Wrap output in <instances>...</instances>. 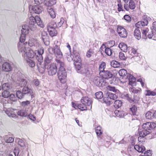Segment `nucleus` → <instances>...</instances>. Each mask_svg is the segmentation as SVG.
Listing matches in <instances>:
<instances>
[{
  "label": "nucleus",
  "instance_id": "56",
  "mask_svg": "<svg viewBox=\"0 0 156 156\" xmlns=\"http://www.w3.org/2000/svg\"><path fill=\"white\" fill-rule=\"evenodd\" d=\"M105 53L108 56H111L112 54V50L109 48H105Z\"/></svg>",
  "mask_w": 156,
  "mask_h": 156
},
{
  "label": "nucleus",
  "instance_id": "53",
  "mask_svg": "<svg viewBox=\"0 0 156 156\" xmlns=\"http://www.w3.org/2000/svg\"><path fill=\"white\" fill-rule=\"evenodd\" d=\"M129 5L130 9H135L136 5L135 3L133 1L130 0L129 2Z\"/></svg>",
  "mask_w": 156,
  "mask_h": 156
},
{
  "label": "nucleus",
  "instance_id": "37",
  "mask_svg": "<svg viewBox=\"0 0 156 156\" xmlns=\"http://www.w3.org/2000/svg\"><path fill=\"white\" fill-rule=\"evenodd\" d=\"M105 66L106 64L104 62H102L100 64L99 68L100 74L105 71L104 69Z\"/></svg>",
  "mask_w": 156,
  "mask_h": 156
},
{
  "label": "nucleus",
  "instance_id": "23",
  "mask_svg": "<svg viewBox=\"0 0 156 156\" xmlns=\"http://www.w3.org/2000/svg\"><path fill=\"white\" fill-rule=\"evenodd\" d=\"M134 149L139 152L143 153L145 150V148L144 146H140L137 145H135L134 146Z\"/></svg>",
  "mask_w": 156,
  "mask_h": 156
},
{
  "label": "nucleus",
  "instance_id": "36",
  "mask_svg": "<svg viewBox=\"0 0 156 156\" xmlns=\"http://www.w3.org/2000/svg\"><path fill=\"white\" fill-rule=\"evenodd\" d=\"M28 82L27 81L23 79H20V82L19 85L21 87H24L28 86Z\"/></svg>",
  "mask_w": 156,
  "mask_h": 156
},
{
  "label": "nucleus",
  "instance_id": "52",
  "mask_svg": "<svg viewBox=\"0 0 156 156\" xmlns=\"http://www.w3.org/2000/svg\"><path fill=\"white\" fill-rule=\"evenodd\" d=\"M74 64L75 66V68L77 70V72H80L81 68L82 66L81 65L80 62L75 63L74 62Z\"/></svg>",
  "mask_w": 156,
  "mask_h": 156
},
{
  "label": "nucleus",
  "instance_id": "7",
  "mask_svg": "<svg viewBox=\"0 0 156 156\" xmlns=\"http://www.w3.org/2000/svg\"><path fill=\"white\" fill-rule=\"evenodd\" d=\"M29 10L31 13L37 14L41 13L43 10V7L41 5H30Z\"/></svg>",
  "mask_w": 156,
  "mask_h": 156
},
{
  "label": "nucleus",
  "instance_id": "10",
  "mask_svg": "<svg viewBox=\"0 0 156 156\" xmlns=\"http://www.w3.org/2000/svg\"><path fill=\"white\" fill-rule=\"evenodd\" d=\"M117 31L119 36L121 37L124 38L127 37V33L126 30L121 26L118 27Z\"/></svg>",
  "mask_w": 156,
  "mask_h": 156
},
{
  "label": "nucleus",
  "instance_id": "35",
  "mask_svg": "<svg viewBox=\"0 0 156 156\" xmlns=\"http://www.w3.org/2000/svg\"><path fill=\"white\" fill-rule=\"evenodd\" d=\"M26 61L27 65L29 66L32 68L35 66V63L33 60L29 58H27L26 59Z\"/></svg>",
  "mask_w": 156,
  "mask_h": 156
},
{
  "label": "nucleus",
  "instance_id": "5",
  "mask_svg": "<svg viewBox=\"0 0 156 156\" xmlns=\"http://www.w3.org/2000/svg\"><path fill=\"white\" fill-rule=\"evenodd\" d=\"M52 57L50 55H48L45 58L44 60V63L42 64L41 62H39L40 63L37 65L38 70L40 72L43 73L45 69H47L48 66L51 64V61Z\"/></svg>",
  "mask_w": 156,
  "mask_h": 156
},
{
  "label": "nucleus",
  "instance_id": "55",
  "mask_svg": "<svg viewBox=\"0 0 156 156\" xmlns=\"http://www.w3.org/2000/svg\"><path fill=\"white\" fill-rule=\"evenodd\" d=\"M130 110L133 115H136V114L137 108L135 105H133L132 107L130 108Z\"/></svg>",
  "mask_w": 156,
  "mask_h": 156
},
{
  "label": "nucleus",
  "instance_id": "39",
  "mask_svg": "<svg viewBox=\"0 0 156 156\" xmlns=\"http://www.w3.org/2000/svg\"><path fill=\"white\" fill-rule=\"evenodd\" d=\"M16 141L20 147H25V144L23 140L18 138L16 139Z\"/></svg>",
  "mask_w": 156,
  "mask_h": 156
},
{
  "label": "nucleus",
  "instance_id": "43",
  "mask_svg": "<svg viewBox=\"0 0 156 156\" xmlns=\"http://www.w3.org/2000/svg\"><path fill=\"white\" fill-rule=\"evenodd\" d=\"M111 65L114 68H118L120 66V64L116 61H112L111 62Z\"/></svg>",
  "mask_w": 156,
  "mask_h": 156
},
{
  "label": "nucleus",
  "instance_id": "12",
  "mask_svg": "<svg viewBox=\"0 0 156 156\" xmlns=\"http://www.w3.org/2000/svg\"><path fill=\"white\" fill-rule=\"evenodd\" d=\"M156 127V124L153 122H147L144 123L142 125L143 129L148 130L154 129Z\"/></svg>",
  "mask_w": 156,
  "mask_h": 156
},
{
  "label": "nucleus",
  "instance_id": "58",
  "mask_svg": "<svg viewBox=\"0 0 156 156\" xmlns=\"http://www.w3.org/2000/svg\"><path fill=\"white\" fill-rule=\"evenodd\" d=\"M119 58L122 60H126V57L124 54L121 52L119 53Z\"/></svg>",
  "mask_w": 156,
  "mask_h": 156
},
{
  "label": "nucleus",
  "instance_id": "32",
  "mask_svg": "<svg viewBox=\"0 0 156 156\" xmlns=\"http://www.w3.org/2000/svg\"><path fill=\"white\" fill-rule=\"evenodd\" d=\"M27 34H23V33H21V35H20V42L19 43V44H18V48L19 49V44H21V43H22V44H23V42L25 40V39H26V35ZM24 45H25V43H23Z\"/></svg>",
  "mask_w": 156,
  "mask_h": 156
},
{
  "label": "nucleus",
  "instance_id": "41",
  "mask_svg": "<svg viewBox=\"0 0 156 156\" xmlns=\"http://www.w3.org/2000/svg\"><path fill=\"white\" fill-rule=\"evenodd\" d=\"M57 27V24L56 23L54 22H50L47 26V30L49 29V28L51 29H55Z\"/></svg>",
  "mask_w": 156,
  "mask_h": 156
},
{
  "label": "nucleus",
  "instance_id": "14",
  "mask_svg": "<svg viewBox=\"0 0 156 156\" xmlns=\"http://www.w3.org/2000/svg\"><path fill=\"white\" fill-rule=\"evenodd\" d=\"M102 76L103 78L106 79H108L111 78L113 76L112 72L108 70L105 71L100 74Z\"/></svg>",
  "mask_w": 156,
  "mask_h": 156
},
{
  "label": "nucleus",
  "instance_id": "38",
  "mask_svg": "<svg viewBox=\"0 0 156 156\" xmlns=\"http://www.w3.org/2000/svg\"><path fill=\"white\" fill-rule=\"evenodd\" d=\"M122 104L121 101L116 100L114 103V106L115 108H119L122 106Z\"/></svg>",
  "mask_w": 156,
  "mask_h": 156
},
{
  "label": "nucleus",
  "instance_id": "48",
  "mask_svg": "<svg viewBox=\"0 0 156 156\" xmlns=\"http://www.w3.org/2000/svg\"><path fill=\"white\" fill-rule=\"evenodd\" d=\"M74 62L75 63L78 62H81V59L80 57V55L79 54L76 55L75 54V57L74 59Z\"/></svg>",
  "mask_w": 156,
  "mask_h": 156
},
{
  "label": "nucleus",
  "instance_id": "40",
  "mask_svg": "<svg viewBox=\"0 0 156 156\" xmlns=\"http://www.w3.org/2000/svg\"><path fill=\"white\" fill-rule=\"evenodd\" d=\"M106 88L107 90H108L112 91L116 93H118L119 92V90L116 89L114 87L108 86Z\"/></svg>",
  "mask_w": 156,
  "mask_h": 156
},
{
  "label": "nucleus",
  "instance_id": "28",
  "mask_svg": "<svg viewBox=\"0 0 156 156\" xmlns=\"http://www.w3.org/2000/svg\"><path fill=\"white\" fill-rule=\"evenodd\" d=\"M114 113L117 117L121 118L123 117L125 115V113L123 111H119L118 110L115 111Z\"/></svg>",
  "mask_w": 156,
  "mask_h": 156
},
{
  "label": "nucleus",
  "instance_id": "33",
  "mask_svg": "<svg viewBox=\"0 0 156 156\" xmlns=\"http://www.w3.org/2000/svg\"><path fill=\"white\" fill-rule=\"evenodd\" d=\"M146 117L147 119H152L154 118H155V115H154V113H152L151 112H148L146 114Z\"/></svg>",
  "mask_w": 156,
  "mask_h": 156
},
{
  "label": "nucleus",
  "instance_id": "19",
  "mask_svg": "<svg viewBox=\"0 0 156 156\" xmlns=\"http://www.w3.org/2000/svg\"><path fill=\"white\" fill-rule=\"evenodd\" d=\"M47 11L52 18H55L56 16V13L52 8L51 7H48L47 8Z\"/></svg>",
  "mask_w": 156,
  "mask_h": 156
},
{
  "label": "nucleus",
  "instance_id": "60",
  "mask_svg": "<svg viewBox=\"0 0 156 156\" xmlns=\"http://www.w3.org/2000/svg\"><path fill=\"white\" fill-rule=\"evenodd\" d=\"M118 2L119 3L118 4L117 6H118V10L119 12H120L121 11H122L123 7L121 4V0L118 1Z\"/></svg>",
  "mask_w": 156,
  "mask_h": 156
},
{
  "label": "nucleus",
  "instance_id": "44",
  "mask_svg": "<svg viewBox=\"0 0 156 156\" xmlns=\"http://www.w3.org/2000/svg\"><path fill=\"white\" fill-rule=\"evenodd\" d=\"M145 94L146 96H154L156 95V92L150 90H146L145 91Z\"/></svg>",
  "mask_w": 156,
  "mask_h": 156
},
{
  "label": "nucleus",
  "instance_id": "42",
  "mask_svg": "<svg viewBox=\"0 0 156 156\" xmlns=\"http://www.w3.org/2000/svg\"><path fill=\"white\" fill-rule=\"evenodd\" d=\"M31 90L28 87V86L24 87L22 90V92L24 94L31 93Z\"/></svg>",
  "mask_w": 156,
  "mask_h": 156
},
{
  "label": "nucleus",
  "instance_id": "11",
  "mask_svg": "<svg viewBox=\"0 0 156 156\" xmlns=\"http://www.w3.org/2000/svg\"><path fill=\"white\" fill-rule=\"evenodd\" d=\"M28 45L30 47H33V48L36 49L39 46L38 41L37 39L33 38H30L28 41Z\"/></svg>",
  "mask_w": 156,
  "mask_h": 156
},
{
  "label": "nucleus",
  "instance_id": "54",
  "mask_svg": "<svg viewBox=\"0 0 156 156\" xmlns=\"http://www.w3.org/2000/svg\"><path fill=\"white\" fill-rule=\"evenodd\" d=\"M101 128L100 126H97L95 129V131L97 136H99L102 133Z\"/></svg>",
  "mask_w": 156,
  "mask_h": 156
},
{
  "label": "nucleus",
  "instance_id": "30",
  "mask_svg": "<svg viewBox=\"0 0 156 156\" xmlns=\"http://www.w3.org/2000/svg\"><path fill=\"white\" fill-rule=\"evenodd\" d=\"M12 87V86L8 83H4L2 85V89L4 90H9Z\"/></svg>",
  "mask_w": 156,
  "mask_h": 156
},
{
  "label": "nucleus",
  "instance_id": "57",
  "mask_svg": "<svg viewBox=\"0 0 156 156\" xmlns=\"http://www.w3.org/2000/svg\"><path fill=\"white\" fill-rule=\"evenodd\" d=\"M2 96L4 98H8L9 96V92L8 90H4L2 94Z\"/></svg>",
  "mask_w": 156,
  "mask_h": 156
},
{
  "label": "nucleus",
  "instance_id": "62",
  "mask_svg": "<svg viewBox=\"0 0 156 156\" xmlns=\"http://www.w3.org/2000/svg\"><path fill=\"white\" fill-rule=\"evenodd\" d=\"M14 140V139L12 137H9L6 139L5 141L6 143H12Z\"/></svg>",
  "mask_w": 156,
  "mask_h": 156
},
{
  "label": "nucleus",
  "instance_id": "50",
  "mask_svg": "<svg viewBox=\"0 0 156 156\" xmlns=\"http://www.w3.org/2000/svg\"><path fill=\"white\" fill-rule=\"evenodd\" d=\"M16 94L17 98H18L19 99L22 98L23 97L24 95L23 92H22L20 90L17 91L16 92Z\"/></svg>",
  "mask_w": 156,
  "mask_h": 156
},
{
  "label": "nucleus",
  "instance_id": "1",
  "mask_svg": "<svg viewBox=\"0 0 156 156\" xmlns=\"http://www.w3.org/2000/svg\"><path fill=\"white\" fill-rule=\"evenodd\" d=\"M152 20V19L150 17L145 15L143 17V20L140 21L138 22L136 24V26L137 28L140 27L142 29V37L144 39H146L147 37V34L149 30L148 28H143V27L145 26H147L148 22Z\"/></svg>",
  "mask_w": 156,
  "mask_h": 156
},
{
  "label": "nucleus",
  "instance_id": "27",
  "mask_svg": "<svg viewBox=\"0 0 156 156\" xmlns=\"http://www.w3.org/2000/svg\"><path fill=\"white\" fill-rule=\"evenodd\" d=\"M17 114L18 115L22 117H26L28 115L27 111L23 109L18 111L17 113Z\"/></svg>",
  "mask_w": 156,
  "mask_h": 156
},
{
  "label": "nucleus",
  "instance_id": "64",
  "mask_svg": "<svg viewBox=\"0 0 156 156\" xmlns=\"http://www.w3.org/2000/svg\"><path fill=\"white\" fill-rule=\"evenodd\" d=\"M93 54V51L90 50L87 52L86 54V56L88 58H90L91 56Z\"/></svg>",
  "mask_w": 156,
  "mask_h": 156
},
{
  "label": "nucleus",
  "instance_id": "15",
  "mask_svg": "<svg viewBox=\"0 0 156 156\" xmlns=\"http://www.w3.org/2000/svg\"><path fill=\"white\" fill-rule=\"evenodd\" d=\"M2 69L5 72H9L12 70V67L10 63L8 62H5L2 65Z\"/></svg>",
  "mask_w": 156,
  "mask_h": 156
},
{
  "label": "nucleus",
  "instance_id": "17",
  "mask_svg": "<svg viewBox=\"0 0 156 156\" xmlns=\"http://www.w3.org/2000/svg\"><path fill=\"white\" fill-rule=\"evenodd\" d=\"M93 82L97 86L100 87L102 85V80L101 77L96 76L94 78Z\"/></svg>",
  "mask_w": 156,
  "mask_h": 156
},
{
  "label": "nucleus",
  "instance_id": "46",
  "mask_svg": "<svg viewBox=\"0 0 156 156\" xmlns=\"http://www.w3.org/2000/svg\"><path fill=\"white\" fill-rule=\"evenodd\" d=\"M136 78L133 76L132 78L130 79L129 80V86H131V87L134 86L136 85Z\"/></svg>",
  "mask_w": 156,
  "mask_h": 156
},
{
  "label": "nucleus",
  "instance_id": "6",
  "mask_svg": "<svg viewBox=\"0 0 156 156\" xmlns=\"http://www.w3.org/2000/svg\"><path fill=\"white\" fill-rule=\"evenodd\" d=\"M117 98L118 96L115 94L108 91L105 92L103 100L106 104L109 105L113 100H115Z\"/></svg>",
  "mask_w": 156,
  "mask_h": 156
},
{
  "label": "nucleus",
  "instance_id": "26",
  "mask_svg": "<svg viewBox=\"0 0 156 156\" xmlns=\"http://www.w3.org/2000/svg\"><path fill=\"white\" fill-rule=\"evenodd\" d=\"M124 98L126 99L130 103H133L134 101V100H137V99L135 98H133L130 94H126L124 95Z\"/></svg>",
  "mask_w": 156,
  "mask_h": 156
},
{
  "label": "nucleus",
  "instance_id": "8",
  "mask_svg": "<svg viewBox=\"0 0 156 156\" xmlns=\"http://www.w3.org/2000/svg\"><path fill=\"white\" fill-rule=\"evenodd\" d=\"M47 68L48 74L49 76H53L57 72V68L55 64L54 63L51 64V61L49 66H48Z\"/></svg>",
  "mask_w": 156,
  "mask_h": 156
},
{
  "label": "nucleus",
  "instance_id": "2",
  "mask_svg": "<svg viewBox=\"0 0 156 156\" xmlns=\"http://www.w3.org/2000/svg\"><path fill=\"white\" fill-rule=\"evenodd\" d=\"M19 51L24 58H33L35 55H36V53L35 51L28 48H27L24 44H20Z\"/></svg>",
  "mask_w": 156,
  "mask_h": 156
},
{
  "label": "nucleus",
  "instance_id": "20",
  "mask_svg": "<svg viewBox=\"0 0 156 156\" xmlns=\"http://www.w3.org/2000/svg\"><path fill=\"white\" fill-rule=\"evenodd\" d=\"M134 35L136 39H140L141 38V34L140 30L138 28L135 29L134 32Z\"/></svg>",
  "mask_w": 156,
  "mask_h": 156
},
{
  "label": "nucleus",
  "instance_id": "9",
  "mask_svg": "<svg viewBox=\"0 0 156 156\" xmlns=\"http://www.w3.org/2000/svg\"><path fill=\"white\" fill-rule=\"evenodd\" d=\"M51 48L53 53H54L57 58H62V54L58 46L55 45L53 48Z\"/></svg>",
  "mask_w": 156,
  "mask_h": 156
},
{
  "label": "nucleus",
  "instance_id": "3",
  "mask_svg": "<svg viewBox=\"0 0 156 156\" xmlns=\"http://www.w3.org/2000/svg\"><path fill=\"white\" fill-rule=\"evenodd\" d=\"M56 62L58 65L60 66V67L57 72L58 78L60 82L64 83L66 81L67 76L66 71L64 68V63L58 59H56Z\"/></svg>",
  "mask_w": 156,
  "mask_h": 156
},
{
  "label": "nucleus",
  "instance_id": "22",
  "mask_svg": "<svg viewBox=\"0 0 156 156\" xmlns=\"http://www.w3.org/2000/svg\"><path fill=\"white\" fill-rule=\"evenodd\" d=\"M119 47L122 51L126 52L127 51L128 47L127 45L123 43H120L119 45Z\"/></svg>",
  "mask_w": 156,
  "mask_h": 156
},
{
  "label": "nucleus",
  "instance_id": "25",
  "mask_svg": "<svg viewBox=\"0 0 156 156\" xmlns=\"http://www.w3.org/2000/svg\"><path fill=\"white\" fill-rule=\"evenodd\" d=\"M29 28L30 26L29 27L27 25H23L22 26V29L21 30L22 33L23 34H28Z\"/></svg>",
  "mask_w": 156,
  "mask_h": 156
},
{
  "label": "nucleus",
  "instance_id": "29",
  "mask_svg": "<svg viewBox=\"0 0 156 156\" xmlns=\"http://www.w3.org/2000/svg\"><path fill=\"white\" fill-rule=\"evenodd\" d=\"M150 133V132L149 130L143 129V130L139 132V136H140L144 137L147 135L149 134Z\"/></svg>",
  "mask_w": 156,
  "mask_h": 156
},
{
  "label": "nucleus",
  "instance_id": "4",
  "mask_svg": "<svg viewBox=\"0 0 156 156\" xmlns=\"http://www.w3.org/2000/svg\"><path fill=\"white\" fill-rule=\"evenodd\" d=\"M82 104L79 105L77 107L81 111L87 110L91 108L92 101L88 97H83L81 100Z\"/></svg>",
  "mask_w": 156,
  "mask_h": 156
},
{
  "label": "nucleus",
  "instance_id": "45",
  "mask_svg": "<svg viewBox=\"0 0 156 156\" xmlns=\"http://www.w3.org/2000/svg\"><path fill=\"white\" fill-rule=\"evenodd\" d=\"M129 90L130 92L134 94L139 93L140 92V90L136 89L135 88L133 87V86H129Z\"/></svg>",
  "mask_w": 156,
  "mask_h": 156
},
{
  "label": "nucleus",
  "instance_id": "61",
  "mask_svg": "<svg viewBox=\"0 0 156 156\" xmlns=\"http://www.w3.org/2000/svg\"><path fill=\"white\" fill-rule=\"evenodd\" d=\"M9 98L10 99L13 101H16L17 100V97H16L14 95V94H11L9 95Z\"/></svg>",
  "mask_w": 156,
  "mask_h": 156
},
{
  "label": "nucleus",
  "instance_id": "34",
  "mask_svg": "<svg viewBox=\"0 0 156 156\" xmlns=\"http://www.w3.org/2000/svg\"><path fill=\"white\" fill-rule=\"evenodd\" d=\"M41 37L43 42L46 44L45 42L47 40L48 38L47 34L46 32L43 31L42 32Z\"/></svg>",
  "mask_w": 156,
  "mask_h": 156
},
{
  "label": "nucleus",
  "instance_id": "13",
  "mask_svg": "<svg viewBox=\"0 0 156 156\" xmlns=\"http://www.w3.org/2000/svg\"><path fill=\"white\" fill-rule=\"evenodd\" d=\"M29 25L30 29L32 30H34L36 27L35 21V17L31 16L30 17Z\"/></svg>",
  "mask_w": 156,
  "mask_h": 156
},
{
  "label": "nucleus",
  "instance_id": "21",
  "mask_svg": "<svg viewBox=\"0 0 156 156\" xmlns=\"http://www.w3.org/2000/svg\"><path fill=\"white\" fill-rule=\"evenodd\" d=\"M35 21L36 26L37 25L42 28L44 27V25L43 24L42 22L38 16H35Z\"/></svg>",
  "mask_w": 156,
  "mask_h": 156
},
{
  "label": "nucleus",
  "instance_id": "51",
  "mask_svg": "<svg viewBox=\"0 0 156 156\" xmlns=\"http://www.w3.org/2000/svg\"><path fill=\"white\" fill-rule=\"evenodd\" d=\"M129 52L130 53V54H131L132 55H135L136 56L137 55L136 51L134 48L132 47H129L128 48Z\"/></svg>",
  "mask_w": 156,
  "mask_h": 156
},
{
  "label": "nucleus",
  "instance_id": "63",
  "mask_svg": "<svg viewBox=\"0 0 156 156\" xmlns=\"http://www.w3.org/2000/svg\"><path fill=\"white\" fill-rule=\"evenodd\" d=\"M73 56L71 55L70 53H69L67 57V60L69 62H71L73 60Z\"/></svg>",
  "mask_w": 156,
  "mask_h": 156
},
{
  "label": "nucleus",
  "instance_id": "18",
  "mask_svg": "<svg viewBox=\"0 0 156 156\" xmlns=\"http://www.w3.org/2000/svg\"><path fill=\"white\" fill-rule=\"evenodd\" d=\"M88 65H83L82 66L80 70V72H78V73L87 74L88 73Z\"/></svg>",
  "mask_w": 156,
  "mask_h": 156
},
{
  "label": "nucleus",
  "instance_id": "59",
  "mask_svg": "<svg viewBox=\"0 0 156 156\" xmlns=\"http://www.w3.org/2000/svg\"><path fill=\"white\" fill-rule=\"evenodd\" d=\"M137 81L140 83L142 87H144V82L145 80L144 78L142 77L141 78L140 77V78L137 79Z\"/></svg>",
  "mask_w": 156,
  "mask_h": 156
},
{
  "label": "nucleus",
  "instance_id": "24",
  "mask_svg": "<svg viewBox=\"0 0 156 156\" xmlns=\"http://www.w3.org/2000/svg\"><path fill=\"white\" fill-rule=\"evenodd\" d=\"M56 3V0H45V5L48 7H51Z\"/></svg>",
  "mask_w": 156,
  "mask_h": 156
},
{
  "label": "nucleus",
  "instance_id": "16",
  "mask_svg": "<svg viewBox=\"0 0 156 156\" xmlns=\"http://www.w3.org/2000/svg\"><path fill=\"white\" fill-rule=\"evenodd\" d=\"M38 55H36V58L39 62H41L43 60V58L42 55L44 53V49L41 48L37 51Z\"/></svg>",
  "mask_w": 156,
  "mask_h": 156
},
{
  "label": "nucleus",
  "instance_id": "49",
  "mask_svg": "<svg viewBox=\"0 0 156 156\" xmlns=\"http://www.w3.org/2000/svg\"><path fill=\"white\" fill-rule=\"evenodd\" d=\"M95 96L96 98L98 99H101L102 98H104V96L102 92L99 91L96 92L95 94Z\"/></svg>",
  "mask_w": 156,
  "mask_h": 156
},
{
  "label": "nucleus",
  "instance_id": "31",
  "mask_svg": "<svg viewBox=\"0 0 156 156\" xmlns=\"http://www.w3.org/2000/svg\"><path fill=\"white\" fill-rule=\"evenodd\" d=\"M47 30L49 33V35L51 37L55 36L57 34V32L55 29H51V28H49V29H48Z\"/></svg>",
  "mask_w": 156,
  "mask_h": 156
},
{
  "label": "nucleus",
  "instance_id": "47",
  "mask_svg": "<svg viewBox=\"0 0 156 156\" xmlns=\"http://www.w3.org/2000/svg\"><path fill=\"white\" fill-rule=\"evenodd\" d=\"M119 74L121 76H124L128 74L127 71L123 69L120 70L119 72Z\"/></svg>",
  "mask_w": 156,
  "mask_h": 156
}]
</instances>
